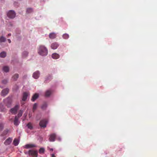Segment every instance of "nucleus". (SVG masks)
<instances>
[{"label":"nucleus","mask_w":157,"mask_h":157,"mask_svg":"<svg viewBox=\"0 0 157 157\" xmlns=\"http://www.w3.org/2000/svg\"><path fill=\"white\" fill-rule=\"evenodd\" d=\"M3 70L4 71L7 72L9 71V68L8 67L5 66L3 67Z\"/></svg>","instance_id":"obj_23"},{"label":"nucleus","mask_w":157,"mask_h":157,"mask_svg":"<svg viewBox=\"0 0 157 157\" xmlns=\"http://www.w3.org/2000/svg\"><path fill=\"white\" fill-rule=\"evenodd\" d=\"M25 154H28L29 156L32 157H37L38 156V151L36 150H30L28 152H25Z\"/></svg>","instance_id":"obj_2"},{"label":"nucleus","mask_w":157,"mask_h":157,"mask_svg":"<svg viewBox=\"0 0 157 157\" xmlns=\"http://www.w3.org/2000/svg\"><path fill=\"white\" fill-rule=\"evenodd\" d=\"M50 150L51 151H53V148H50Z\"/></svg>","instance_id":"obj_40"},{"label":"nucleus","mask_w":157,"mask_h":157,"mask_svg":"<svg viewBox=\"0 0 157 157\" xmlns=\"http://www.w3.org/2000/svg\"><path fill=\"white\" fill-rule=\"evenodd\" d=\"M19 108V105H16L11 108L10 110V112L13 114H15L17 113V110Z\"/></svg>","instance_id":"obj_5"},{"label":"nucleus","mask_w":157,"mask_h":157,"mask_svg":"<svg viewBox=\"0 0 157 157\" xmlns=\"http://www.w3.org/2000/svg\"><path fill=\"white\" fill-rule=\"evenodd\" d=\"M52 78V76L51 75H49L48 76L45 78V81L48 80H51Z\"/></svg>","instance_id":"obj_34"},{"label":"nucleus","mask_w":157,"mask_h":157,"mask_svg":"<svg viewBox=\"0 0 157 157\" xmlns=\"http://www.w3.org/2000/svg\"><path fill=\"white\" fill-rule=\"evenodd\" d=\"M12 140V139L9 137L5 140L4 144L6 145H9L11 142Z\"/></svg>","instance_id":"obj_9"},{"label":"nucleus","mask_w":157,"mask_h":157,"mask_svg":"<svg viewBox=\"0 0 157 157\" xmlns=\"http://www.w3.org/2000/svg\"><path fill=\"white\" fill-rule=\"evenodd\" d=\"M19 143V140L17 139H15L13 140V144L15 146H17Z\"/></svg>","instance_id":"obj_21"},{"label":"nucleus","mask_w":157,"mask_h":157,"mask_svg":"<svg viewBox=\"0 0 157 157\" xmlns=\"http://www.w3.org/2000/svg\"><path fill=\"white\" fill-rule=\"evenodd\" d=\"M37 105L36 103H35L33 107V111L36 109L37 108Z\"/></svg>","instance_id":"obj_35"},{"label":"nucleus","mask_w":157,"mask_h":157,"mask_svg":"<svg viewBox=\"0 0 157 157\" xmlns=\"http://www.w3.org/2000/svg\"><path fill=\"white\" fill-rule=\"evenodd\" d=\"M48 123V120L47 119H43L40 121L39 124L41 128H45L46 127Z\"/></svg>","instance_id":"obj_4"},{"label":"nucleus","mask_w":157,"mask_h":157,"mask_svg":"<svg viewBox=\"0 0 157 157\" xmlns=\"http://www.w3.org/2000/svg\"><path fill=\"white\" fill-rule=\"evenodd\" d=\"M52 93L51 91L50 90H48L46 91L45 93V96L47 97L49 96Z\"/></svg>","instance_id":"obj_19"},{"label":"nucleus","mask_w":157,"mask_h":157,"mask_svg":"<svg viewBox=\"0 0 157 157\" xmlns=\"http://www.w3.org/2000/svg\"><path fill=\"white\" fill-rule=\"evenodd\" d=\"M59 46V44L55 42L51 44V47L52 49H56Z\"/></svg>","instance_id":"obj_8"},{"label":"nucleus","mask_w":157,"mask_h":157,"mask_svg":"<svg viewBox=\"0 0 157 157\" xmlns=\"http://www.w3.org/2000/svg\"><path fill=\"white\" fill-rule=\"evenodd\" d=\"M39 97L38 94L36 93L34 94L33 96L31 99V100L33 101H34Z\"/></svg>","instance_id":"obj_14"},{"label":"nucleus","mask_w":157,"mask_h":157,"mask_svg":"<svg viewBox=\"0 0 157 157\" xmlns=\"http://www.w3.org/2000/svg\"><path fill=\"white\" fill-rule=\"evenodd\" d=\"M9 131V129H5L4 130V131L1 134V136H3L5 135H6L8 133Z\"/></svg>","instance_id":"obj_20"},{"label":"nucleus","mask_w":157,"mask_h":157,"mask_svg":"<svg viewBox=\"0 0 157 157\" xmlns=\"http://www.w3.org/2000/svg\"><path fill=\"white\" fill-rule=\"evenodd\" d=\"M28 53L26 51H25L22 53V57L23 58L26 57L28 55Z\"/></svg>","instance_id":"obj_26"},{"label":"nucleus","mask_w":157,"mask_h":157,"mask_svg":"<svg viewBox=\"0 0 157 157\" xmlns=\"http://www.w3.org/2000/svg\"><path fill=\"white\" fill-rule=\"evenodd\" d=\"M36 146L34 144H27L25 145L24 147L25 148L28 149L36 147Z\"/></svg>","instance_id":"obj_10"},{"label":"nucleus","mask_w":157,"mask_h":157,"mask_svg":"<svg viewBox=\"0 0 157 157\" xmlns=\"http://www.w3.org/2000/svg\"><path fill=\"white\" fill-rule=\"evenodd\" d=\"M0 87L1 88H3V87H2V86H0Z\"/></svg>","instance_id":"obj_41"},{"label":"nucleus","mask_w":157,"mask_h":157,"mask_svg":"<svg viewBox=\"0 0 157 157\" xmlns=\"http://www.w3.org/2000/svg\"><path fill=\"white\" fill-rule=\"evenodd\" d=\"M40 73L39 71H36L34 72L33 76L35 79H37L39 77Z\"/></svg>","instance_id":"obj_12"},{"label":"nucleus","mask_w":157,"mask_h":157,"mask_svg":"<svg viewBox=\"0 0 157 157\" xmlns=\"http://www.w3.org/2000/svg\"><path fill=\"white\" fill-rule=\"evenodd\" d=\"M44 149L43 148H40L39 150V153L40 154H43L44 151Z\"/></svg>","instance_id":"obj_31"},{"label":"nucleus","mask_w":157,"mask_h":157,"mask_svg":"<svg viewBox=\"0 0 157 157\" xmlns=\"http://www.w3.org/2000/svg\"><path fill=\"white\" fill-rule=\"evenodd\" d=\"M6 110V109L3 105H0V111L4 112Z\"/></svg>","instance_id":"obj_27"},{"label":"nucleus","mask_w":157,"mask_h":157,"mask_svg":"<svg viewBox=\"0 0 157 157\" xmlns=\"http://www.w3.org/2000/svg\"><path fill=\"white\" fill-rule=\"evenodd\" d=\"M63 37L64 39H67L69 37V35L65 33L63 35Z\"/></svg>","instance_id":"obj_29"},{"label":"nucleus","mask_w":157,"mask_h":157,"mask_svg":"<svg viewBox=\"0 0 157 157\" xmlns=\"http://www.w3.org/2000/svg\"><path fill=\"white\" fill-rule=\"evenodd\" d=\"M47 106V105L46 102H44L41 106V109L43 110L46 109Z\"/></svg>","instance_id":"obj_22"},{"label":"nucleus","mask_w":157,"mask_h":157,"mask_svg":"<svg viewBox=\"0 0 157 157\" xmlns=\"http://www.w3.org/2000/svg\"><path fill=\"white\" fill-rule=\"evenodd\" d=\"M59 54L56 53H54L52 55V58L55 59H56L59 58Z\"/></svg>","instance_id":"obj_16"},{"label":"nucleus","mask_w":157,"mask_h":157,"mask_svg":"<svg viewBox=\"0 0 157 157\" xmlns=\"http://www.w3.org/2000/svg\"><path fill=\"white\" fill-rule=\"evenodd\" d=\"M11 36V34L10 33H9L8 35V36H8L7 37H8L9 36Z\"/></svg>","instance_id":"obj_39"},{"label":"nucleus","mask_w":157,"mask_h":157,"mask_svg":"<svg viewBox=\"0 0 157 157\" xmlns=\"http://www.w3.org/2000/svg\"><path fill=\"white\" fill-rule=\"evenodd\" d=\"M33 11V9L32 8H28L26 10L27 13H29L32 12Z\"/></svg>","instance_id":"obj_32"},{"label":"nucleus","mask_w":157,"mask_h":157,"mask_svg":"<svg viewBox=\"0 0 157 157\" xmlns=\"http://www.w3.org/2000/svg\"><path fill=\"white\" fill-rule=\"evenodd\" d=\"M18 119L19 118L17 117V116L15 117L14 121V124L16 126H17L19 124Z\"/></svg>","instance_id":"obj_13"},{"label":"nucleus","mask_w":157,"mask_h":157,"mask_svg":"<svg viewBox=\"0 0 157 157\" xmlns=\"http://www.w3.org/2000/svg\"><path fill=\"white\" fill-rule=\"evenodd\" d=\"M27 126L28 128L30 129H33V126L32 124L30 122L28 123L27 125Z\"/></svg>","instance_id":"obj_28"},{"label":"nucleus","mask_w":157,"mask_h":157,"mask_svg":"<svg viewBox=\"0 0 157 157\" xmlns=\"http://www.w3.org/2000/svg\"><path fill=\"white\" fill-rule=\"evenodd\" d=\"M19 77V75L17 74H16L12 77V78L13 81H15L17 80Z\"/></svg>","instance_id":"obj_18"},{"label":"nucleus","mask_w":157,"mask_h":157,"mask_svg":"<svg viewBox=\"0 0 157 157\" xmlns=\"http://www.w3.org/2000/svg\"><path fill=\"white\" fill-rule=\"evenodd\" d=\"M23 113V111L22 110H20L17 114V117L18 118L21 117Z\"/></svg>","instance_id":"obj_30"},{"label":"nucleus","mask_w":157,"mask_h":157,"mask_svg":"<svg viewBox=\"0 0 157 157\" xmlns=\"http://www.w3.org/2000/svg\"><path fill=\"white\" fill-rule=\"evenodd\" d=\"M4 103L7 107L9 108L10 107L12 102L11 98L10 97H8L3 100Z\"/></svg>","instance_id":"obj_3"},{"label":"nucleus","mask_w":157,"mask_h":157,"mask_svg":"<svg viewBox=\"0 0 157 157\" xmlns=\"http://www.w3.org/2000/svg\"><path fill=\"white\" fill-rule=\"evenodd\" d=\"M4 126L2 124L0 123V132L1 131L3 128Z\"/></svg>","instance_id":"obj_36"},{"label":"nucleus","mask_w":157,"mask_h":157,"mask_svg":"<svg viewBox=\"0 0 157 157\" xmlns=\"http://www.w3.org/2000/svg\"><path fill=\"white\" fill-rule=\"evenodd\" d=\"M38 53L41 56H46L48 54V50L44 46L41 45L39 48Z\"/></svg>","instance_id":"obj_1"},{"label":"nucleus","mask_w":157,"mask_h":157,"mask_svg":"<svg viewBox=\"0 0 157 157\" xmlns=\"http://www.w3.org/2000/svg\"><path fill=\"white\" fill-rule=\"evenodd\" d=\"M28 96V94L26 92H24L23 94L22 100L24 101H25L27 99Z\"/></svg>","instance_id":"obj_15"},{"label":"nucleus","mask_w":157,"mask_h":157,"mask_svg":"<svg viewBox=\"0 0 157 157\" xmlns=\"http://www.w3.org/2000/svg\"><path fill=\"white\" fill-rule=\"evenodd\" d=\"M8 80L7 79H5L2 80V83L4 84H6L7 83Z\"/></svg>","instance_id":"obj_33"},{"label":"nucleus","mask_w":157,"mask_h":157,"mask_svg":"<svg viewBox=\"0 0 157 157\" xmlns=\"http://www.w3.org/2000/svg\"><path fill=\"white\" fill-rule=\"evenodd\" d=\"M8 42H9V43H11V40H10V39H8Z\"/></svg>","instance_id":"obj_38"},{"label":"nucleus","mask_w":157,"mask_h":157,"mask_svg":"<svg viewBox=\"0 0 157 157\" xmlns=\"http://www.w3.org/2000/svg\"><path fill=\"white\" fill-rule=\"evenodd\" d=\"M56 35L54 33H51L49 35V37L51 39H53L56 38Z\"/></svg>","instance_id":"obj_17"},{"label":"nucleus","mask_w":157,"mask_h":157,"mask_svg":"<svg viewBox=\"0 0 157 157\" xmlns=\"http://www.w3.org/2000/svg\"><path fill=\"white\" fill-rule=\"evenodd\" d=\"M6 40V38L3 36H1L0 37V42H5Z\"/></svg>","instance_id":"obj_25"},{"label":"nucleus","mask_w":157,"mask_h":157,"mask_svg":"<svg viewBox=\"0 0 157 157\" xmlns=\"http://www.w3.org/2000/svg\"><path fill=\"white\" fill-rule=\"evenodd\" d=\"M51 157H56V156L54 154H51Z\"/></svg>","instance_id":"obj_37"},{"label":"nucleus","mask_w":157,"mask_h":157,"mask_svg":"<svg viewBox=\"0 0 157 157\" xmlns=\"http://www.w3.org/2000/svg\"><path fill=\"white\" fill-rule=\"evenodd\" d=\"M56 137V134L54 133L51 135L49 138V141L52 142L54 141L55 140Z\"/></svg>","instance_id":"obj_11"},{"label":"nucleus","mask_w":157,"mask_h":157,"mask_svg":"<svg viewBox=\"0 0 157 157\" xmlns=\"http://www.w3.org/2000/svg\"><path fill=\"white\" fill-rule=\"evenodd\" d=\"M6 56V53L5 52H2L0 54V57L2 58H4Z\"/></svg>","instance_id":"obj_24"},{"label":"nucleus","mask_w":157,"mask_h":157,"mask_svg":"<svg viewBox=\"0 0 157 157\" xmlns=\"http://www.w3.org/2000/svg\"><path fill=\"white\" fill-rule=\"evenodd\" d=\"M7 16L10 18L13 19L16 16V13L14 11L10 10L8 11L7 14Z\"/></svg>","instance_id":"obj_6"},{"label":"nucleus","mask_w":157,"mask_h":157,"mask_svg":"<svg viewBox=\"0 0 157 157\" xmlns=\"http://www.w3.org/2000/svg\"><path fill=\"white\" fill-rule=\"evenodd\" d=\"M9 89L6 88L3 90L1 92V95L2 96L5 97L7 95L9 92Z\"/></svg>","instance_id":"obj_7"}]
</instances>
